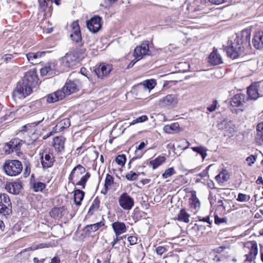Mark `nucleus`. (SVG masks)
Here are the masks:
<instances>
[{"label": "nucleus", "mask_w": 263, "mask_h": 263, "mask_svg": "<svg viewBox=\"0 0 263 263\" xmlns=\"http://www.w3.org/2000/svg\"><path fill=\"white\" fill-rule=\"evenodd\" d=\"M151 51L149 49L148 43L147 41H144L135 49L134 56L137 59V61H139L144 56L149 55Z\"/></svg>", "instance_id": "0eeeda50"}, {"label": "nucleus", "mask_w": 263, "mask_h": 263, "mask_svg": "<svg viewBox=\"0 0 263 263\" xmlns=\"http://www.w3.org/2000/svg\"><path fill=\"white\" fill-rule=\"evenodd\" d=\"M194 152H197V153L201 155L203 159H204L206 156V152L207 151L206 148L203 146H197V147H193L192 148Z\"/></svg>", "instance_id": "4c0bfd02"}, {"label": "nucleus", "mask_w": 263, "mask_h": 263, "mask_svg": "<svg viewBox=\"0 0 263 263\" xmlns=\"http://www.w3.org/2000/svg\"><path fill=\"white\" fill-rule=\"evenodd\" d=\"M81 86V83L78 79H75L72 81L68 80L63 87V90L66 91L67 95H69L78 91Z\"/></svg>", "instance_id": "1a4fd4ad"}, {"label": "nucleus", "mask_w": 263, "mask_h": 263, "mask_svg": "<svg viewBox=\"0 0 263 263\" xmlns=\"http://www.w3.org/2000/svg\"><path fill=\"white\" fill-rule=\"evenodd\" d=\"M138 176V174L131 171L126 174V178L128 180L134 181L137 179Z\"/></svg>", "instance_id": "3c124183"}, {"label": "nucleus", "mask_w": 263, "mask_h": 263, "mask_svg": "<svg viewBox=\"0 0 263 263\" xmlns=\"http://www.w3.org/2000/svg\"><path fill=\"white\" fill-rule=\"evenodd\" d=\"M234 45L231 44V59H236L239 58L242 47L238 46L234 48Z\"/></svg>", "instance_id": "c9c22d12"}, {"label": "nucleus", "mask_w": 263, "mask_h": 263, "mask_svg": "<svg viewBox=\"0 0 263 263\" xmlns=\"http://www.w3.org/2000/svg\"><path fill=\"white\" fill-rule=\"evenodd\" d=\"M114 182H104L103 189L101 190V193L104 195L106 194L109 186L111 185Z\"/></svg>", "instance_id": "6e6d98bb"}, {"label": "nucleus", "mask_w": 263, "mask_h": 263, "mask_svg": "<svg viewBox=\"0 0 263 263\" xmlns=\"http://www.w3.org/2000/svg\"><path fill=\"white\" fill-rule=\"evenodd\" d=\"M41 163L44 168H48L51 167L54 163V158L52 154H47L46 153L42 154L41 156Z\"/></svg>", "instance_id": "6ab92c4d"}, {"label": "nucleus", "mask_w": 263, "mask_h": 263, "mask_svg": "<svg viewBox=\"0 0 263 263\" xmlns=\"http://www.w3.org/2000/svg\"><path fill=\"white\" fill-rule=\"evenodd\" d=\"M100 206V200L98 198H96L92 201L90 206L92 209L98 210Z\"/></svg>", "instance_id": "13d9d810"}, {"label": "nucleus", "mask_w": 263, "mask_h": 263, "mask_svg": "<svg viewBox=\"0 0 263 263\" xmlns=\"http://www.w3.org/2000/svg\"><path fill=\"white\" fill-rule=\"evenodd\" d=\"M66 213L64 206L53 208L50 212V216L55 219H60Z\"/></svg>", "instance_id": "bb28decb"}, {"label": "nucleus", "mask_w": 263, "mask_h": 263, "mask_svg": "<svg viewBox=\"0 0 263 263\" xmlns=\"http://www.w3.org/2000/svg\"><path fill=\"white\" fill-rule=\"evenodd\" d=\"M37 82V77L33 71L27 72L22 81L19 82L14 89L12 97L14 100H22L29 95L32 91V88Z\"/></svg>", "instance_id": "f257e3e1"}, {"label": "nucleus", "mask_w": 263, "mask_h": 263, "mask_svg": "<svg viewBox=\"0 0 263 263\" xmlns=\"http://www.w3.org/2000/svg\"><path fill=\"white\" fill-rule=\"evenodd\" d=\"M245 99V95L242 93H237L231 98V106H238L241 105L244 102Z\"/></svg>", "instance_id": "cd10ccee"}, {"label": "nucleus", "mask_w": 263, "mask_h": 263, "mask_svg": "<svg viewBox=\"0 0 263 263\" xmlns=\"http://www.w3.org/2000/svg\"><path fill=\"white\" fill-rule=\"evenodd\" d=\"M212 193L210 192V196L209 199L210 200V202L212 206H214L215 205H217L218 208H222L223 210H226V204L228 203V202L226 200H218L217 201V203L215 204L216 201L215 200L212 199L211 197Z\"/></svg>", "instance_id": "7c9ffc66"}, {"label": "nucleus", "mask_w": 263, "mask_h": 263, "mask_svg": "<svg viewBox=\"0 0 263 263\" xmlns=\"http://www.w3.org/2000/svg\"><path fill=\"white\" fill-rule=\"evenodd\" d=\"M62 64L66 67H72L78 63V55L73 52H69L62 58Z\"/></svg>", "instance_id": "f8f14e48"}, {"label": "nucleus", "mask_w": 263, "mask_h": 263, "mask_svg": "<svg viewBox=\"0 0 263 263\" xmlns=\"http://www.w3.org/2000/svg\"><path fill=\"white\" fill-rule=\"evenodd\" d=\"M137 240V237L135 236H130L127 238V240L128 241L130 245H134L136 244Z\"/></svg>", "instance_id": "680f3d73"}, {"label": "nucleus", "mask_w": 263, "mask_h": 263, "mask_svg": "<svg viewBox=\"0 0 263 263\" xmlns=\"http://www.w3.org/2000/svg\"><path fill=\"white\" fill-rule=\"evenodd\" d=\"M223 182H217V184H215L214 182H208V187L212 190H219L220 189V187L221 186V183Z\"/></svg>", "instance_id": "de8ad7c7"}, {"label": "nucleus", "mask_w": 263, "mask_h": 263, "mask_svg": "<svg viewBox=\"0 0 263 263\" xmlns=\"http://www.w3.org/2000/svg\"><path fill=\"white\" fill-rule=\"evenodd\" d=\"M175 173V171L173 167H170L166 170L163 174L162 176L164 178H167Z\"/></svg>", "instance_id": "603ef678"}, {"label": "nucleus", "mask_w": 263, "mask_h": 263, "mask_svg": "<svg viewBox=\"0 0 263 263\" xmlns=\"http://www.w3.org/2000/svg\"><path fill=\"white\" fill-rule=\"evenodd\" d=\"M230 250V248L229 246H221L218 248H217L216 250V252L218 253H222L223 254H222V256L226 257H227L228 256H229L228 255H226L225 254V252L226 253H228V251H229Z\"/></svg>", "instance_id": "a18cd8bd"}, {"label": "nucleus", "mask_w": 263, "mask_h": 263, "mask_svg": "<svg viewBox=\"0 0 263 263\" xmlns=\"http://www.w3.org/2000/svg\"><path fill=\"white\" fill-rule=\"evenodd\" d=\"M251 38V31L250 29H245L236 34V39L233 44H236L237 46H241L243 45L249 44Z\"/></svg>", "instance_id": "423d86ee"}, {"label": "nucleus", "mask_w": 263, "mask_h": 263, "mask_svg": "<svg viewBox=\"0 0 263 263\" xmlns=\"http://www.w3.org/2000/svg\"><path fill=\"white\" fill-rule=\"evenodd\" d=\"M156 252L159 255H162L166 251V249L162 246H158L156 249Z\"/></svg>", "instance_id": "69168bd1"}, {"label": "nucleus", "mask_w": 263, "mask_h": 263, "mask_svg": "<svg viewBox=\"0 0 263 263\" xmlns=\"http://www.w3.org/2000/svg\"><path fill=\"white\" fill-rule=\"evenodd\" d=\"M17 53L14 52L13 54H5L2 57V59L6 62H9L12 58H15Z\"/></svg>", "instance_id": "09e8293b"}, {"label": "nucleus", "mask_w": 263, "mask_h": 263, "mask_svg": "<svg viewBox=\"0 0 263 263\" xmlns=\"http://www.w3.org/2000/svg\"><path fill=\"white\" fill-rule=\"evenodd\" d=\"M249 98L256 100L261 96H263V82H258L250 85L247 90Z\"/></svg>", "instance_id": "20e7f679"}, {"label": "nucleus", "mask_w": 263, "mask_h": 263, "mask_svg": "<svg viewBox=\"0 0 263 263\" xmlns=\"http://www.w3.org/2000/svg\"><path fill=\"white\" fill-rule=\"evenodd\" d=\"M23 170L22 164L17 160H8L4 165V170L7 175L15 176L21 173Z\"/></svg>", "instance_id": "f03ea898"}, {"label": "nucleus", "mask_w": 263, "mask_h": 263, "mask_svg": "<svg viewBox=\"0 0 263 263\" xmlns=\"http://www.w3.org/2000/svg\"><path fill=\"white\" fill-rule=\"evenodd\" d=\"M10 203H11L10 199L7 194H0V205L3 204H7L8 205Z\"/></svg>", "instance_id": "a19ab883"}, {"label": "nucleus", "mask_w": 263, "mask_h": 263, "mask_svg": "<svg viewBox=\"0 0 263 263\" xmlns=\"http://www.w3.org/2000/svg\"><path fill=\"white\" fill-rule=\"evenodd\" d=\"M70 125V121L69 119L65 118L62 120L57 124V126L59 127L61 130L68 128Z\"/></svg>", "instance_id": "58836bf2"}, {"label": "nucleus", "mask_w": 263, "mask_h": 263, "mask_svg": "<svg viewBox=\"0 0 263 263\" xmlns=\"http://www.w3.org/2000/svg\"><path fill=\"white\" fill-rule=\"evenodd\" d=\"M22 187V182H7L5 185L7 191L15 195L20 193Z\"/></svg>", "instance_id": "2eb2a0df"}, {"label": "nucleus", "mask_w": 263, "mask_h": 263, "mask_svg": "<svg viewBox=\"0 0 263 263\" xmlns=\"http://www.w3.org/2000/svg\"><path fill=\"white\" fill-rule=\"evenodd\" d=\"M54 93L55 95V96L57 97L58 101L62 100L65 97L66 95H67L66 93V91H63V89L62 90H58L54 92Z\"/></svg>", "instance_id": "864d4df0"}, {"label": "nucleus", "mask_w": 263, "mask_h": 263, "mask_svg": "<svg viewBox=\"0 0 263 263\" xmlns=\"http://www.w3.org/2000/svg\"><path fill=\"white\" fill-rule=\"evenodd\" d=\"M30 174V168L29 166L26 165L23 175L25 178L27 177Z\"/></svg>", "instance_id": "774afa93"}, {"label": "nucleus", "mask_w": 263, "mask_h": 263, "mask_svg": "<svg viewBox=\"0 0 263 263\" xmlns=\"http://www.w3.org/2000/svg\"><path fill=\"white\" fill-rule=\"evenodd\" d=\"M100 258L102 260V263H109L111 255L108 252H104L99 255Z\"/></svg>", "instance_id": "c03bdc74"}, {"label": "nucleus", "mask_w": 263, "mask_h": 263, "mask_svg": "<svg viewBox=\"0 0 263 263\" xmlns=\"http://www.w3.org/2000/svg\"><path fill=\"white\" fill-rule=\"evenodd\" d=\"M206 0H194L193 2L186 7V9L192 12L200 11L206 6Z\"/></svg>", "instance_id": "dca6fc26"}, {"label": "nucleus", "mask_w": 263, "mask_h": 263, "mask_svg": "<svg viewBox=\"0 0 263 263\" xmlns=\"http://www.w3.org/2000/svg\"><path fill=\"white\" fill-rule=\"evenodd\" d=\"M246 259L245 260V262H251L252 261H254V263H256L255 261V259L256 256H254V255L248 253L245 255Z\"/></svg>", "instance_id": "bf43d9fd"}, {"label": "nucleus", "mask_w": 263, "mask_h": 263, "mask_svg": "<svg viewBox=\"0 0 263 263\" xmlns=\"http://www.w3.org/2000/svg\"><path fill=\"white\" fill-rule=\"evenodd\" d=\"M23 143L24 141L18 138L13 139L7 144L6 146L9 149H6V152H8L9 153L14 151L17 152L20 150Z\"/></svg>", "instance_id": "f3484780"}, {"label": "nucleus", "mask_w": 263, "mask_h": 263, "mask_svg": "<svg viewBox=\"0 0 263 263\" xmlns=\"http://www.w3.org/2000/svg\"><path fill=\"white\" fill-rule=\"evenodd\" d=\"M147 120H148L147 117L146 116H145V115H143V116H142L141 117H138L136 119L132 121V122L130 123V124L131 125H134V124H135L136 123H142V122H143L144 121H146Z\"/></svg>", "instance_id": "8fccbe9b"}, {"label": "nucleus", "mask_w": 263, "mask_h": 263, "mask_svg": "<svg viewBox=\"0 0 263 263\" xmlns=\"http://www.w3.org/2000/svg\"><path fill=\"white\" fill-rule=\"evenodd\" d=\"M72 28V33L70 34V37L72 41L78 43L82 40L80 27L77 22H74L71 24Z\"/></svg>", "instance_id": "aec40b11"}, {"label": "nucleus", "mask_w": 263, "mask_h": 263, "mask_svg": "<svg viewBox=\"0 0 263 263\" xmlns=\"http://www.w3.org/2000/svg\"><path fill=\"white\" fill-rule=\"evenodd\" d=\"M166 158L164 156H159L158 158L151 160L149 162V164L153 166V169H156L159 165L162 164L165 162Z\"/></svg>", "instance_id": "f704fd0d"}, {"label": "nucleus", "mask_w": 263, "mask_h": 263, "mask_svg": "<svg viewBox=\"0 0 263 263\" xmlns=\"http://www.w3.org/2000/svg\"><path fill=\"white\" fill-rule=\"evenodd\" d=\"M112 70V65L106 63H101L97 67L95 68L94 71L98 77L100 79H103L109 76Z\"/></svg>", "instance_id": "9d476101"}, {"label": "nucleus", "mask_w": 263, "mask_h": 263, "mask_svg": "<svg viewBox=\"0 0 263 263\" xmlns=\"http://www.w3.org/2000/svg\"><path fill=\"white\" fill-rule=\"evenodd\" d=\"M40 72L42 76H47L48 78L54 76L57 72L54 63L50 62L46 64L41 69Z\"/></svg>", "instance_id": "4468645a"}, {"label": "nucleus", "mask_w": 263, "mask_h": 263, "mask_svg": "<svg viewBox=\"0 0 263 263\" xmlns=\"http://www.w3.org/2000/svg\"><path fill=\"white\" fill-rule=\"evenodd\" d=\"M190 215L186 212L184 209H181L177 215L176 219L178 221L188 223L190 221Z\"/></svg>", "instance_id": "c756f323"}, {"label": "nucleus", "mask_w": 263, "mask_h": 263, "mask_svg": "<svg viewBox=\"0 0 263 263\" xmlns=\"http://www.w3.org/2000/svg\"><path fill=\"white\" fill-rule=\"evenodd\" d=\"M38 9L40 12H43L44 15H50L52 11V3L50 0H38Z\"/></svg>", "instance_id": "ddd939ff"}, {"label": "nucleus", "mask_w": 263, "mask_h": 263, "mask_svg": "<svg viewBox=\"0 0 263 263\" xmlns=\"http://www.w3.org/2000/svg\"><path fill=\"white\" fill-rule=\"evenodd\" d=\"M251 246L249 250V253L254 255V256H257L258 254V247L257 243L255 241H252L251 242Z\"/></svg>", "instance_id": "49530a36"}, {"label": "nucleus", "mask_w": 263, "mask_h": 263, "mask_svg": "<svg viewBox=\"0 0 263 263\" xmlns=\"http://www.w3.org/2000/svg\"><path fill=\"white\" fill-rule=\"evenodd\" d=\"M256 160V158L253 155H251L246 159V161L248 163L249 165L254 163Z\"/></svg>", "instance_id": "338daca9"}, {"label": "nucleus", "mask_w": 263, "mask_h": 263, "mask_svg": "<svg viewBox=\"0 0 263 263\" xmlns=\"http://www.w3.org/2000/svg\"><path fill=\"white\" fill-rule=\"evenodd\" d=\"M257 135L261 136L263 134V122H261L257 125Z\"/></svg>", "instance_id": "e2e57ef3"}, {"label": "nucleus", "mask_w": 263, "mask_h": 263, "mask_svg": "<svg viewBox=\"0 0 263 263\" xmlns=\"http://www.w3.org/2000/svg\"><path fill=\"white\" fill-rule=\"evenodd\" d=\"M145 146V144L144 142H142L140 143V144L138 145V147H137V149H136V151L135 152V153H136V157H133L129 161V165L130 164V163H132V162L138 158H141V157L143 156V153H140V154H138V151L139 150H141L142 149H143Z\"/></svg>", "instance_id": "e433bc0d"}, {"label": "nucleus", "mask_w": 263, "mask_h": 263, "mask_svg": "<svg viewBox=\"0 0 263 263\" xmlns=\"http://www.w3.org/2000/svg\"><path fill=\"white\" fill-rule=\"evenodd\" d=\"M178 102L177 96L175 94H169L160 99L159 105L163 108L171 109L176 106Z\"/></svg>", "instance_id": "39448f33"}, {"label": "nucleus", "mask_w": 263, "mask_h": 263, "mask_svg": "<svg viewBox=\"0 0 263 263\" xmlns=\"http://www.w3.org/2000/svg\"><path fill=\"white\" fill-rule=\"evenodd\" d=\"M12 213V204L10 205L7 204H3L0 205V214L2 215L7 216L10 215Z\"/></svg>", "instance_id": "473e14b6"}, {"label": "nucleus", "mask_w": 263, "mask_h": 263, "mask_svg": "<svg viewBox=\"0 0 263 263\" xmlns=\"http://www.w3.org/2000/svg\"><path fill=\"white\" fill-rule=\"evenodd\" d=\"M126 160V158L125 155H119L115 159L116 163L121 166L124 165Z\"/></svg>", "instance_id": "79ce46f5"}, {"label": "nucleus", "mask_w": 263, "mask_h": 263, "mask_svg": "<svg viewBox=\"0 0 263 263\" xmlns=\"http://www.w3.org/2000/svg\"><path fill=\"white\" fill-rule=\"evenodd\" d=\"M208 63L212 65H217L222 63V58L218 54L216 49L214 48L213 51L209 55Z\"/></svg>", "instance_id": "b1692460"}, {"label": "nucleus", "mask_w": 263, "mask_h": 263, "mask_svg": "<svg viewBox=\"0 0 263 263\" xmlns=\"http://www.w3.org/2000/svg\"><path fill=\"white\" fill-rule=\"evenodd\" d=\"M46 185L42 182H33L32 188L34 192H41L45 187Z\"/></svg>", "instance_id": "ea45409f"}, {"label": "nucleus", "mask_w": 263, "mask_h": 263, "mask_svg": "<svg viewBox=\"0 0 263 263\" xmlns=\"http://www.w3.org/2000/svg\"><path fill=\"white\" fill-rule=\"evenodd\" d=\"M89 173L86 172V169L80 164L75 166L69 175V180L87 181L90 177Z\"/></svg>", "instance_id": "7ed1b4c3"}, {"label": "nucleus", "mask_w": 263, "mask_h": 263, "mask_svg": "<svg viewBox=\"0 0 263 263\" xmlns=\"http://www.w3.org/2000/svg\"><path fill=\"white\" fill-rule=\"evenodd\" d=\"M44 51H39L36 53L29 52L26 54L28 61L32 64L35 65L41 62V58L45 54Z\"/></svg>", "instance_id": "a211bd4d"}, {"label": "nucleus", "mask_w": 263, "mask_h": 263, "mask_svg": "<svg viewBox=\"0 0 263 263\" xmlns=\"http://www.w3.org/2000/svg\"><path fill=\"white\" fill-rule=\"evenodd\" d=\"M189 204L190 208L194 213H197L200 209V202L196 197L195 191H193L191 193V197L189 199Z\"/></svg>", "instance_id": "4be33fe9"}, {"label": "nucleus", "mask_w": 263, "mask_h": 263, "mask_svg": "<svg viewBox=\"0 0 263 263\" xmlns=\"http://www.w3.org/2000/svg\"><path fill=\"white\" fill-rule=\"evenodd\" d=\"M179 127L178 123H174L171 125H166L164 126L163 130L167 134H173L176 132Z\"/></svg>", "instance_id": "2f4dec72"}, {"label": "nucleus", "mask_w": 263, "mask_h": 263, "mask_svg": "<svg viewBox=\"0 0 263 263\" xmlns=\"http://www.w3.org/2000/svg\"><path fill=\"white\" fill-rule=\"evenodd\" d=\"M46 101L49 103H54L58 101L54 93L49 95L47 97Z\"/></svg>", "instance_id": "5fc2aeb1"}, {"label": "nucleus", "mask_w": 263, "mask_h": 263, "mask_svg": "<svg viewBox=\"0 0 263 263\" xmlns=\"http://www.w3.org/2000/svg\"><path fill=\"white\" fill-rule=\"evenodd\" d=\"M219 178H222L223 181H227L230 178V175L227 171L224 170L216 176L215 179L217 181L218 180Z\"/></svg>", "instance_id": "37998d69"}, {"label": "nucleus", "mask_w": 263, "mask_h": 263, "mask_svg": "<svg viewBox=\"0 0 263 263\" xmlns=\"http://www.w3.org/2000/svg\"><path fill=\"white\" fill-rule=\"evenodd\" d=\"M227 219L226 217L220 218L217 215L215 216V223L219 224L222 223H226Z\"/></svg>", "instance_id": "4d7b16f0"}, {"label": "nucleus", "mask_w": 263, "mask_h": 263, "mask_svg": "<svg viewBox=\"0 0 263 263\" xmlns=\"http://www.w3.org/2000/svg\"><path fill=\"white\" fill-rule=\"evenodd\" d=\"M111 227L116 236H119L121 234L125 233L127 231L126 227L123 222L116 221L112 222Z\"/></svg>", "instance_id": "5701e85b"}, {"label": "nucleus", "mask_w": 263, "mask_h": 263, "mask_svg": "<svg viewBox=\"0 0 263 263\" xmlns=\"http://www.w3.org/2000/svg\"><path fill=\"white\" fill-rule=\"evenodd\" d=\"M218 102L216 100H214L213 101L212 104L207 107L208 110L210 112H213L216 109L217 105Z\"/></svg>", "instance_id": "052dcab7"}, {"label": "nucleus", "mask_w": 263, "mask_h": 263, "mask_svg": "<svg viewBox=\"0 0 263 263\" xmlns=\"http://www.w3.org/2000/svg\"><path fill=\"white\" fill-rule=\"evenodd\" d=\"M253 46L257 49L263 48V32H257L252 40Z\"/></svg>", "instance_id": "a878e982"}, {"label": "nucleus", "mask_w": 263, "mask_h": 263, "mask_svg": "<svg viewBox=\"0 0 263 263\" xmlns=\"http://www.w3.org/2000/svg\"><path fill=\"white\" fill-rule=\"evenodd\" d=\"M237 200L240 202H244L247 201V195L242 193H239Z\"/></svg>", "instance_id": "0e129e2a"}, {"label": "nucleus", "mask_w": 263, "mask_h": 263, "mask_svg": "<svg viewBox=\"0 0 263 263\" xmlns=\"http://www.w3.org/2000/svg\"><path fill=\"white\" fill-rule=\"evenodd\" d=\"M86 25L89 30L92 33H96L101 29V17L94 16L86 22Z\"/></svg>", "instance_id": "9b49d317"}, {"label": "nucleus", "mask_w": 263, "mask_h": 263, "mask_svg": "<svg viewBox=\"0 0 263 263\" xmlns=\"http://www.w3.org/2000/svg\"><path fill=\"white\" fill-rule=\"evenodd\" d=\"M66 139L63 136L56 137L53 139V147L56 151L62 153L65 149Z\"/></svg>", "instance_id": "412c9836"}, {"label": "nucleus", "mask_w": 263, "mask_h": 263, "mask_svg": "<svg viewBox=\"0 0 263 263\" xmlns=\"http://www.w3.org/2000/svg\"><path fill=\"white\" fill-rule=\"evenodd\" d=\"M156 85V81L154 79L147 80L144 81L142 84H140V87L142 89H152Z\"/></svg>", "instance_id": "72a5a7b5"}, {"label": "nucleus", "mask_w": 263, "mask_h": 263, "mask_svg": "<svg viewBox=\"0 0 263 263\" xmlns=\"http://www.w3.org/2000/svg\"><path fill=\"white\" fill-rule=\"evenodd\" d=\"M85 193L81 190L77 189L75 191L73 197L74 203L77 205H80L84 197Z\"/></svg>", "instance_id": "c85d7f7f"}, {"label": "nucleus", "mask_w": 263, "mask_h": 263, "mask_svg": "<svg viewBox=\"0 0 263 263\" xmlns=\"http://www.w3.org/2000/svg\"><path fill=\"white\" fill-rule=\"evenodd\" d=\"M120 206L124 210H130L134 205V199L126 193H124L119 198Z\"/></svg>", "instance_id": "6e6552de"}, {"label": "nucleus", "mask_w": 263, "mask_h": 263, "mask_svg": "<svg viewBox=\"0 0 263 263\" xmlns=\"http://www.w3.org/2000/svg\"><path fill=\"white\" fill-rule=\"evenodd\" d=\"M105 225V220L103 217L102 218V220L94 224L87 225L84 230L88 234H90L92 232L97 231L102 227Z\"/></svg>", "instance_id": "393cba45"}]
</instances>
